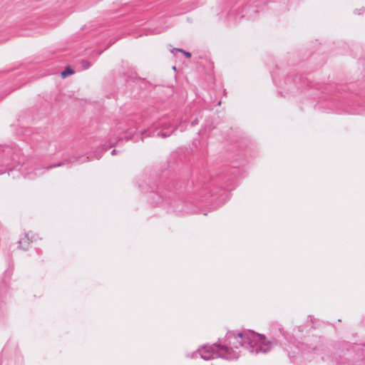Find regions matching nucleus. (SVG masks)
<instances>
[{"mask_svg":"<svg viewBox=\"0 0 365 365\" xmlns=\"http://www.w3.org/2000/svg\"><path fill=\"white\" fill-rule=\"evenodd\" d=\"M174 51L180 52L183 54H184V52H186L185 51L181 49V48H173V50L172 51V53H173Z\"/></svg>","mask_w":365,"mask_h":365,"instance_id":"6","label":"nucleus"},{"mask_svg":"<svg viewBox=\"0 0 365 365\" xmlns=\"http://www.w3.org/2000/svg\"><path fill=\"white\" fill-rule=\"evenodd\" d=\"M215 349L214 345L210 347H206L201 351V357L205 360H209L214 358V351Z\"/></svg>","mask_w":365,"mask_h":365,"instance_id":"3","label":"nucleus"},{"mask_svg":"<svg viewBox=\"0 0 365 365\" xmlns=\"http://www.w3.org/2000/svg\"><path fill=\"white\" fill-rule=\"evenodd\" d=\"M184 55H185V56L186 58H191V56H192L191 53H190V52H188V51L184 52Z\"/></svg>","mask_w":365,"mask_h":365,"instance_id":"7","label":"nucleus"},{"mask_svg":"<svg viewBox=\"0 0 365 365\" xmlns=\"http://www.w3.org/2000/svg\"><path fill=\"white\" fill-rule=\"evenodd\" d=\"M235 339L236 341L233 343L235 344V348L238 349L243 346L242 334H238Z\"/></svg>","mask_w":365,"mask_h":365,"instance_id":"4","label":"nucleus"},{"mask_svg":"<svg viewBox=\"0 0 365 365\" xmlns=\"http://www.w3.org/2000/svg\"><path fill=\"white\" fill-rule=\"evenodd\" d=\"M74 73V71L69 66H67L65 70L61 73V76L63 78H66Z\"/></svg>","mask_w":365,"mask_h":365,"instance_id":"5","label":"nucleus"},{"mask_svg":"<svg viewBox=\"0 0 365 365\" xmlns=\"http://www.w3.org/2000/svg\"><path fill=\"white\" fill-rule=\"evenodd\" d=\"M249 338L259 343V349L262 351L267 352L270 349V342L266 339L264 336L255 333H251L249 336Z\"/></svg>","mask_w":365,"mask_h":365,"instance_id":"1","label":"nucleus"},{"mask_svg":"<svg viewBox=\"0 0 365 365\" xmlns=\"http://www.w3.org/2000/svg\"><path fill=\"white\" fill-rule=\"evenodd\" d=\"M214 347L219 356L222 358H229L234 353L232 349L226 346L214 344Z\"/></svg>","mask_w":365,"mask_h":365,"instance_id":"2","label":"nucleus"}]
</instances>
